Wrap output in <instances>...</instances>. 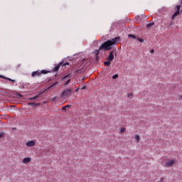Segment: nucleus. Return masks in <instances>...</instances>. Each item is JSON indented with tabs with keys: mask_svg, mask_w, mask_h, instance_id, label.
Returning a JSON list of instances; mask_svg holds the SVG:
<instances>
[{
	"mask_svg": "<svg viewBox=\"0 0 182 182\" xmlns=\"http://www.w3.org/2000/svg\"><path fill=\"white\" fill-rule=\"evenodd\" d=\"M62 65H63V63H60L57 66H55V67L53 68V72H58V71L59 70V69H60V66H61Z\"/></svg>",
	"mask_w": 182,
	"mask_h": 182,
	"instance_id": "obj_7",
	"label": "nucleus"
},
{
	"mask_svg": "<svg viewBox=\"0 0 182 182\" xmlns=\"http://www.w3.org/2000/svg\"><path fill=\"white\" fill-rule=\"evenodd\" d=\"M31 159L29 158V157L24 158L23 159V164H28V163H31Z\"/></svg>",
	"mask_w": 182,
	"mask_h": 182,
	"instance_id": "obj_8",
	"label": "nucleus"
},
{
	"mask_svg": "<svg viewBox=\"0 0 182 182\" xmlns=\"http://www.w3.org/2000/svg\"><path fill=\"white\" fill-rule=\"evenodd\" d=\"M139 42H143V39L139 38Z\"/></svg>",
	"mask_w": 182,
	"mask_h": 182,
	"instance_id": "obj_31",
	"label": "nucleus"
},
{
	"mask_svg": "<svg viewBox=\"0 0 182 182\" xmlns=\"http://www.w3.org/2000/svg\"><path fill=\"white\" fill-rule=\"evenodd\" d=\"M4 137V132H0V139H2Z\"/></svg>",
	"mask_w": 182,
	"mask_h": 182,
	"instance_id": "obj_24",
	"label": "nucleus"
},
{
	"mask_svg": "<svg viewBox=\"0 0 182 182\" xmlns=\"http://www.w3.org/2000/svg\"><path fill=\"white\" fill-rule=\"evenodd\" d=\"M69 83H70V79L65 82V85H69Z\"/></svg>",
	"mask_w": 182,
	"mask_h": 182,
	"instance_id": "obj_25",
	"label": "nucleus"
},
{
	"mask_svg": "<svg viewBox=\"0 0 182 182\" xmlns=\"http://www.w3.org/2000/svg\"><path fill=\"white\" fill-rule=\"evenodd\" d=\"M119 77V75L118 74H115L112 76V79H117Z\"/></svg>",
	"mask_w": 182,
	"mask_h": 182,
	"instance_id": "obj_20",
	"label": "nucleus"
},
{
	"mask_svg": "<svg viewBox=\"0 0 182 182\" xmlns=\"http://www.w3.org/2000/svg\"><path fill=\"white\" fill-rule=\"evenodd\" d=\"M171 25H173V22H171V23H170V26H171Z\"/></svg>",
	"mask_w": 182,
	"mask_h": 182,
	"instance_id": "obj_33",
	"label": "nucleus"
},
{
	"mask_svg": "<svg viewBox=\"0 0 182 182\" xmlns=\"http://www.w3.org/2000/svg\"><path fill=\"white\" fill-rule=\"evenodd\" d=\"M126 132V128L121 129V133H124Z\"/></svg>",
	"mask_w": 182,
	"mask_h": 182,
	"instance_id": "obj_23",
	"label": "nucleus"
},
{
	"mask_svg": "<svg viewBox=\"0 0 182 182\" xmlns=\"http://www.w3.org/2000/svg\"><path fill=\"white\" fill-rule=\"evenodd\" d=\"M79 89H80V88H79V87L77 88V89L75 90V92H79Z\"/></svg>",
	"mask_w": 182,
	"mask_h": 182,
	"instance_id": "obj_30",
	"label": "nucleus"
},
{
	"mask_svg": "<svg viewBox=\"0 0 182 182\" xmlns=\"http://www.w3.org/2000/svg\"><path fill=\"white\" fill-rule=\"evenodd\" d=\"M151 53H153L154 52V49L151 50Z\"/></svg>",
	"mask_w": 182,
	"mask_h": 182,
	"instance_id": "obj_32",
	"label": "nucleus"
},
{
	"mask_svg": "<svg viewBox=\"0 0 182 182\" xmlns=\"http://www.w3.org/2000/svg\"><path fill=\"white\" fill-rule=\"evenodd\" d=\"M41 95H42V93H40L39 95H36V96H34L33 97H28V100H35V99H38V97H41Z\"/></svg>",
	"mask_w": 182,
	"mask_h": 182,
	"instance_id": "obj_9",
	"label": "nucleus"
},
{
	"mask_svg": "<svg viewBox=\"0 0 182 182\" xmlns=\"http://www.w3.org/2000/svg\"><path fill=\"white\" fill-rule=\"evenodd\" d=\"M129 38H133L134 39H136V36L133 34H129Z\"/></svg>",
	"mask_w": 182,
	"mask_h": 182,
	"instance_id": "obj_21",
	"label": "nucleus"
},
{
	"mask_svg": "<svg viewBox=\"0 0 182 182\" xmlns=\"http://www.w3.org/2000/svg\"><path fill=\"white\" fill-rule=\"evenodd\" d=\"M180 8H181V6H176V9L178 12H180Z\"/></svg>",
	"mask_w": 182,
	"mask_h": 182,
	"instance_id": "obj_22",
	"label": "nucleus"
},
{
	"mask_svg": "<svg viewBox=\"0 0 182 182\" xmlns=\"http://www.w3.org/2000/svg\"><path fill=\"white\" fill-rule=\"evenodd\" d=\"M134 139L136 143H139L140 141V136L139 134H136Z\"/></svg>",
	"mask_w": 182,
	"mask_h": 182,
	"instance_id": "obj_13",
	"label": "nucleus"
},
{
	"mask_svg": "<svg viewBox=\"0 0 182 182\" xmlns=\"http://www.w3.org/2000/svg\"><path fill=\"white\" fill-rule=\"evenodd\" d=\"M119 41H120V37H115L114 38L105 41L100 46V49L96 50V55H99L100 50L103 49L104 50H110V49H112V46H113V45H116Z\"/></svg>",
	"mask_w": 182,
	"mask_h": 182,
	"instance_id": "obj_1",
	"label": "nucleus"
},
{
	"mask_svg": "<svg viewBox=\"0 0 182 182\" xmlns=\"http://www.w3.org/2000/svg\"><path fill=\"white\" fill-rule=\"evenodd\" d=\"M69 107H72V105H65L62 107V110L66 111V110H68V109H69Z\"/></svg>",
	"mask_w": 182,
	"mask_h": 182,
	"instance_id": "obj_11",
	"label": "nucleus"
},
{
	"mask_svg": "<svg viewBox=\"0 0 182 182\" xmlns=\"http://www.w3.org/2000/svg\"><path fill=\"white\" fill-rule=\"evenodd\" d=\"M111 62H112V61H110V60L105 61V62L104 63L105 66H110Z\"/></svg>",
	"mask_w": 182,
	"mask_h": 182,
	"instance_id": "obj_16",
	"label": "nucleus"
},
{
	"mask_svg": "<svg viewBox=\"0 0 182 182\" xmlns=\"http://www.w3.org/2000/svg\"><path fill=\"white\" fill-rule=\"evenodd\" d=\"M160 181L164 182V178H161Z\"/></svg>",
	"mask_w": 182,
	"mask_h": 182,
	"instance_id": "obj_29",
	"label": "nucleus"
},
{
	"mask_svg": "<svg viewBox=\"0 0 182 182\" xmlns=\"http://www.w3.org/2000/svg\"><path fill=\"white\" fill-rule=\"evenodd\" d=\"M114 52V51H111L107 58V60H109V62H112V60H113V59H114V55H113Z\"/></svg>",
	"mask_w": 182,
	"mask_h": 182,
	"instance_id": "obj_5",
	"label": "nucleus"
},
{
	"mask_svg": "<svg viewBox=\"0 0 182 182\" xmlns=\"http://www.w3.org/2000/svg\"><path fill=\"white\" fill-rule=\"evenodd\" d=\"M56 85H58V82H56L53 84H51L50 86H49L48 89H52L53 87H55V86H56Z\"/></svg>",
	"mask_w": 182,
	"mask_h": 182,
	"instance_id": "obj_15",
	"label": "nucleus"
},
{
	"mask_svg": "<svg viewBox=\"0 0 182 182\" xmlns=\"http://www.w3.org/2000/svg\"><path fill=\"white\" fill-rule=\"evenodd\" d=\"M181 99H182V95H181Z\"/></svg>",
	"mask_w": 182,
	"mask_h": 182,
	"instance_id": "obj_35",
	"label": "nucleus"
},
{
	"mask_svg": "<svg viewBox=\"0 0 182 182\" xmlns=\"http://www.w3.org/2000/svg\"><path fill=\"white\" fill-rule=\"evenodd\" d=\"M69 65V63H64L63 65V66H66V65Z\"/></svg>",
	"mask_w": 182,
	"mask_h": 182,
	"instance_id": "obj_27",
	"label": "nucleus"
},
{
	"mask_svg": "<svg viewBox=\"0 0 182 182\" xmlns=\"http://www.w3.org/2000/svg\"><path fill=\"white\" fill-rule=\"evenodd\" d=\"M69 77H72V75L68 74V75L64 76V77L62 78V80H65V79H68V78H69Z\"/></svg>",
	"mask_w": 182,
	"mask_h": 182,
	"instance_id": "obj_14",
	"label": "nucleus"
},
{
	"mask_svg": "<svg viewBox=\"0 0 182 182\" xmlns=\"http://www.w3.org/2000/svg\"><path fill=\"white\" fill-rule=\"evenodd\" d=\"M46 73H49V71L42 70H37V71H33L31 74L32 77H36L41 76V75H46Z\"/></svg>",
	"mask_w": 182,
	"mask_h": 182,
	"instance_id": "obj_2",
	"label": "nucleus"
},
{
	"mask_svg": "<svg viewBox=\"0 0 182 182\" xmlns=\"http://www.w3.org/2000/svg\"><path fill=\"white\" fill-rule=\"evenodd\" d=\"M180 14V12L178 11H176L172 16V20H174L176 18V16Z\"/></svg>",
	"mask_w": 182,
	"mask_h": 182,
	"instance_id": "obj_12",
	"label": "nucleus"
},
{
	"mask_svg": "<svg viewBox=\"0 0 182 182\" xmlns=\"http://www.w3.org/2000/svg\"><path fill=\"white\" fill-rule=\"evenodd\" d=\"M130 96H132V94H129V97H130Z\"/></svg>",
	"mask_w": 182,
	"mask_h": 182,
	"instance_id": "obj_34",
	"label": "nucleus"
},
{
	"mask_svg": "<svg viewBox=\"0 0 182 182\" xmlns=\"http://www.w3.org/2000/svg\"><path fill=\"white\" fill-rule=\"evenodd\" d=\"M71 95H72V89L68 88L63 92L61 95V97L63 99H67V97H69V96H70Z\"/></svg>",
	"mask_w": 182,
	"mask_h": 182,
	"instance_id": "obj_3",
	"label": "nucleus"
},
{
	"mask_svg": "<svg viewBox=\"0 0 182 182\" xmlns=\"http://www.w3.org/2000/svg\"><path fill=\"white\" fill-rule=\"evenodd\" d=\"M153 25H154V23H150L146 24V28H151V26H153Z\"/></svg>",
	"mask_w": 182,
	"mask_h": 182,
	"instance_id": "obj_17",
	"label": "nucleus"
},
{
	"mask_svg": "<svg viewBox=\"0 0 182 182\" xmlns=\"http://www.w3.org/2000/svg\"><path fill=\"white\" fill-rule=\"evenodd\" d=\"M56 100H58V97H57V96H55V97H53V98L51 99V102H56Z\"/></svg>",
	"mask_w": 182,
	"mask_h": 182,
	"instance_id": "obj_18",
	"label": "nucleus"
},
{
	"mask_svg": "<svg viewBox=\"0 0 182 182\" xmlns=\"http://www.w3.org/2000/svg\"><path fill=\"white\" fill-rule=\"evenodd\" d=\"M55 77H56V76H58V75H55Z\"/></svg>",
	"mask_w": 182,
	"mask_h": 182,
	"instance_id": "obj_36",
	"label": "nucleus"
},
{
	"mask_svg": "<svg viewBox=\"0 0 182 182\" xmlns=\"http://www.w3.org/2000/svg\"><path fill=\"white\" fill-rule=\"evenodd\" d=\"M176 163V161L174 159H172L169 161H167L165 163L166 167H171L172 166H174V164Z\"/></svg>",
	"mask_w": 182,
	"mask_h": 182,
	"instance_id": "obj_4",
	"label": "nucleus"
},
{
	"mask_svg": "<svg viewBox=\"0 0 182 182\" xmlns=\"http://www.w3.org/2000/svg\"><path fill=\"white\" fill-rule=\"evenodd\" d=\"M28 106H36V103L35 102H28Z\"/></svg>",
	"mask_w": 182,
	"mask_h": 182,
	"instance_id": "obj_19",
	"label": "nucleus"
},
{
	"mask_svg": "<svg viewBox=\"0 0 182 182\" xmlns=\"http://www.w3.org/2000/svg\"><path fill=\"white\" fill-rule=\"evenodd\" d=\"M86 89V85H84L83 87H81V90H85Z\"/></svg>",
	"mask_w": 182,
	"mask_h": 182,
	"instance_id": "obj_26",
	"label": "nucleus"
},
{
	"mask_svg": "<svg viewBox=\"0 0 182 182\" xmlns=\"http://www.w3.org/2000/svg\"><path fill=\"white\" fill-rule=\"evenodd\" d=\"M0 77H1V79H5L6 80H9L10 82H15V80H12V79H11V78L6 77H5V76H4V75H0Z\"/></svg>",
	"mask_w": 182,
	"mask_h": 182,
	"instance_id": "obj_10",
	"label": "nucleus"
},
{
	"mask_svg": "<svg viewBox=\"0 0 182 182\" xmlns=\"http://www.w3.org/2000/svg\"><path fill=\"white\" fill-rule=\"evenodd\" d=\"M75 73H80V70H77L75 72Z\"/></svg>",
	"mask_w": 182,
	"mask_h": 182,
	"instance_id": "obj_28",
	"label": "nucleus"
},
{
	"mask_svg": "<svg viewBox=\"0 0 182 182\" xmlns=\"http://www.w3.org/2000/svg\"><path fill=\"white\" fill-rule=\"evenodd\" d=\"M36 143L34 142V141H29L28 142H26V145L27 146V147H33V146H35Z\"/></svg>",
	"mask_w": 182,
	"mask_h": 182,
	"instance_id": "obj_6",
	"label": "nucleus"
}]
</instances>
